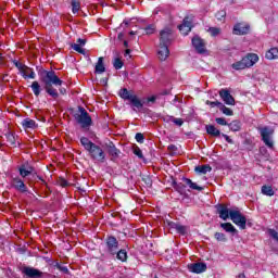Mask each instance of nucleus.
I'll return each instance as SVG.
<instances>
[{"label": "nucleus", "instance_id": "1", "mask_svg": "<svg viewBox=\"0 0 278 278\" xmlns=\"http://www.w3.org/2000/svg\"><path fill=\"white\" fill-rule=\"evenodd\" d=\"M119 97L124 99V101H129L134 108L137 110H142L144 103L138 98V96L134 94L131 91L127 90V88H123L119 90Z\"/></svg>", "mask_w": 278, "mask_h": 278}, {"label": "nucleus", "instance_id": "2", "mask_svg": "<svg viewBox=\"0 0 278 278\" xmlns=\"http://www.w3.org/2000/svg\"><path fill=\"white\" fill-rule=\"evenodd\" d=\"M78 112L74 115L76 123L83 127V129H86L92 125V117H90V114H88V111L84 109L83 106L78 108Z\"/></svg>", "mask_w": 278, "mask_h": 278}, {"label": "nucleus", "instance_id": "3", "mask_svg": "<svg viewBox=\"0 0 278 278\" xmlns=\"http://www.w3.org/2000/svg\"><path fill=\"white\" fill-rule=\"evenodd\" d=\"M43 86H62L64 81L53 71H45L41 75Z\"/></svg>", "mask_w": 278, "mask_h": 278}, {"label": "nucleus", "instance_id": "4", "mask_svg": "<svg viewBox=\"0 0 278 278\" xmlns=\"http://www.w3.org/2000/svg\"><path fill=\"white\" fill-rule=\"evenodd\" d=\"M14 66L17 67L20 71L22 77L24 79H36V72H34V68L23 64L22 62L18 61H13Z\"/></svg>", "mask_w": 278, "mask_h": 278}, {"label": "nucleus", "instance_id": "5", "mask_svg": "<svg viewBox=\"0 0 278 278\" xmlns=\"http://www.w3.org/2000/svg\"><path fill=\"white\" fill-rule=\"evenodd\" d=\"M229 216L232 223L238 225L240 229H247V217L239 210H230Z\"/></svg>", "mask_w": 278, "mask_h": 278}, {"label": "nucleus", "instance_id": "6", "mask_svg": "<svg viewBox=\"0 0 278 278\" xmlns=\"http://www.w3.org/2000/svg\"><path fill=\"white\" fill-rule=\"evenodd\" d=\"M91 160H94L96 162H105V152L103 149L96 143L92 144L91 149L87 150Z\"/></svg>", "mask_w": 278, "mask_h": 278}, {"label": "nucleus", "instance_id": "7", "mask_svg": "<svg viewBox=\"0 0 278 278\" xmlns=\"http://www.w3.org/2000/svg\"><path fill=\"white\" fill-rule=\"evenodd\" d=\"M258 131L266 147H269V149H273V141L270 140V138L273 137V134H275V130L270 127L265 126V127H260Z\"/></svg>", "mask_w": 278, "mask_h": 278}, {"label": "nucleus", "instance_id": "8", "mask_svg": "<svg viewBox=\"0 0 278 278\" xmlns=\"http://www.w3.org/2000/svg\"><path fill=\"white\" fill-rule=\"evenodd\" d=\"M173 30L170 28H164L160 31V42L159 45L164 47H170V43L173 42Z\"/></svg>", "mask_w": 278, "mask_h": 278}, {"label": "nucleus", "instance_id": "9", "mask_svg": "<svg viewBox=\"0 0 278 278\" xmlns=\"http://www.w3.org/2000/svg\"><path fill=\"white\" fill-rule=\"evenodd\" d=\"M105 247L106 252L110 253V255H116L118 253V239L114 236H109L105 239Z\"/></svg>", "mask_w": 278, "mask_h": 278}, {"label": "nucleus", "instance_id": "10", "mask_svg": "<svg viewBox=\"0 0 278 278\" xmlns=\"http://www.w3.org/2000/svg\"><path fill=\"white\" fill-rule=\"evenodd\" d=\"M22 274L26 275L28 278H42L45 275V273L39 269L29 266L22 267Z\"/></svg>", "mask_w": 278, "mask_h": 278}, {"label": "nucleus", "instance_id": "11", "mask_svg": "<svg viewBox=\"0 0 278 278\" xmlns=\"http://www.w3.org/2000/svg\"><path fill=\"white\" fill-rule=\"evenodd\" d=\"M178 29L184 36H188V34L192 31V18L189 16L185 17L182 24L178 26Z\"/></svg>", "mask_w": 278, "mask_h": 278}, {"label": "nucleus", "instance_id": "12", "mask_svg": "<svg viewBox=\"0 0 278 278\" xmlns=\"http://www.w3.org/2000/svg\"><path fill=\"white\" fill-rule=\"evenodd\" d=\"M106 151L112 162H116L118 160V156L121 155V150H118V148L114 146V142H109L106 144Z\"/></svg>", "mask_w": 278, "mask_h": 278}, {"label": "nucleus", "instance_id": "13", "mask_svg": "<svg viewBox=\"0 0 278 278\" xmlns=\"http://www.w3.org/2000/svg\"><path fill=\"white\" fill-rule=\"evenodd\" d=\"M219 97L226 103V105H236V99L227 89L219 90Z\"/></svg>", "mask_w": 278, "mask_h": 278}, {"label": "nucleus", "instance_id": "14", "mask_svg": "<svg viewBox=\"0 0 278 278\" xmlns=\"http://www.w3.org/2000/svg\"><path fill=\"white\" fill-rule=\"evenodd\" d=\"M243 64H245V68H251V66H254L260 61V56L255 53H249L243 59Z\"/></svg>", "mask_w": 278, "mask_h": 278}, {"label": "nucleus", "instance_id": "15", "mask_svg": "<svg viewBox=\"0 0 278 278\" xmlns=\"http://www.w3.org/2000/svg\"><path fill=\"white\" fill-rule=\"evenodd\" d=\"M190 273H195L197 275L205 273L207 270V265L205 263H192L188 265Z\"/></svg>", "mask_w": 278, "mask_h": 278}, {"label": "nucleus", "instance_id": "16", "mask_svg": "<svg viewBox=\"0 0 278 278\" xmlns=\"http://www.w3.org/2000/svg\"><path fill=\"white\" fill-rule=\"evenodd\" d=\"M192 45L198 53H205V41L199 36L192 38Z\"/></svg>", "mask_w": 278, "mask_h": 278}, {"label": "nucleus", "instance_id": "17", "mask_svg": "<svg viewBox=\"0 0 278 278\" xmlns=\"http://www.w3.org/2000/svg\"><path fill=\"white\" fill-rule=\"evenodd\" d=\"M18 173L21 177L25 179V177H29V175L34 173V166H31L29 163H24L18 166Z\"/></svg>", "mask_w": 278, "mask_h": 278}, {"label": "nucleus", "instance_id": "18", "mask_svg": "<svg viewBox=\"0 0 278 278\" xmlns=\"http://www.w3.org/2000/svg\"><path fill=\"white\" fill-rule=\"evenodd\" d=\"M251 29V26H249L248 24H237L233 27L232 34H235L236 36H244L247 35Z\"/></svg>", "mask_w": 278, "mask_h": 278}, {"label": "nucleus", "instance_id": "19", "mask_svg": "<svg viewBox=\"0 0 278 278\" xmlns=\"http://www.w3.org/2000/svg\"><path fill=\"white\" fill-rule=\"evenodd\" d=\"M216 210H217V214H219V218H222V220H227V218L230 217L229 212H231V210H229V207H227L226 204H217Z\"/></svg>", "mask_w": 278, "mask_h": 278}, {"label": "nucleus", "instance_id": "20", "mask_svg": "<svg viewBox=\"0 0 278 278\" xmlns=\"http://www.w3.org/2000/svg\"><path fill=\"white\" fill-rule=\"evenodd\" d=\"M11 186H13L15 190H18V192H27V186L25 185V181L18 177L12 179Z\"/></svg>", "mask_w": 278, "mask_h": 278}, {"label": "nucleus", "instance_id": "21", "mask_svg": "<svg viewBox=\"0 0 278 278\" xmlns=\"http://www.w3.org/2000/svg\"><path fill=\"white\" fill-rule=\"evenodd\" d=\"M168 55H170V50H168V46L159 45V49H157L159 60H161V62H164L168 59Z\"/></svg>", "mask_w": 278, "mask_h": 278}, {"label": "nucleus", "instance_id": "22", "mask_svg": "<svg viewBox=\"0 0 278 278\" xmlns=\"http://www.w3.org/2000/svg\"><path fill=\"white\" fill-rule=\"evenodd\" d=\"M22 127L27 131V129H37L38 124H36V121L27 117L22 121Z\"/></svg>", "mask_w": 278, "mask_h": 278}, {"label": "nucleus", "instance_id": "23", "mask_svg": "<svg viewBox=\"0 0 278 278\" xmlns=\"http://www.w3.org/2000/svg\"><path fill=\"white\" fill-rule=\"evenodd\" d=\"M85 45V39L79 38L77 40V43H72L71 47L74 51H77V53H84V49L81 47H84Z\"/></svg>", "mask_w": 278, "mask_h": 278}, {"label": "nucleus", "instance_id": "24", "mask_svg": "<svg viewBox=\"0 0 278 278\" xmlns=\"http://www.w3.org/2000/svg\"><path fill=\"white\" fill-rule=\"evenodd\" d=\"M205 129L208 136H213L214 138H218V136H220V130L214 127V125H206Z\"/></svg>", "mask_w": 278, "mask_h": 278}, {"label": "nucleus", "instance_id": "25", "mask_svg": "<svg viewBox=\"0 0 278 278\" xmlns=\"http://www.w3.org/2000/svg\"><path fill=\"white\" fill-rule=\"evenodd\" d=\"M195 173H200V175H206V173H212V166L205 164V165H199L194 168Z\"/></svg>", "mask_w": 278, "mask_h": 278}, {"label": "nucleus", "instance_id": "26", "mask_svg": "<svg viewBox=\"0 0 278 278\" xmlns=\"http://www.w3.org/2000/svg\"><path fill=\"white\" fill-rule=\"evenodd\" d=\"M45 90L50 97H52V99H58V97H60L58 89L53 88V85L45 86Z\"/></svg>", "mask_w": 278, "mask_h": 278}, {"label": "nucleus", "instance_id": "27", "mask_svg": "<svg viewBox=\"0 0 278 278\" xmlns=\"http://www.w3.org/2000/svg\"><path fill=\"white\" fill-rule=\"evenodd\" d=\"M30 88L35 97H40V92H42V87L40 86V83H38V80L33 81Z\"/></svg>", "mask_w": 278, "mask_h": 278}, {"label": "nucleus", "instance_id": "28", "mask_svg": "<svg viewBox=\"0 0 278 278\" xmlns=\"http://www.w3.org/2000/svg\"><path fill=\"white\" fill-rule=\"evenodd\" d=\"M222 229H224V231H227V233H237L238 230L236 229V227L232 226L231 223H222L220 224Z\"/></svg>", "mask_w": 278, "mask_h": 278}, {"label": "nucleus", "instance_id": "29", "mask_svg": "<svg viewBox=\"0 0 278 278\" xmlns=\"http://www.w3.org/2000/svg\"><path fill=\"white\" fill-rule=\"evenodd\" d=\"M265 58L267 60H277L278 59V48H270L266 54Z\"/></svg>", "mask_w": 278, "mask_h": 278}, {"label": "nucleus", "instance_id": "30", "mask_svg": "<svg viewBox=\"0 0 278 278\" xmlns=\"http://www.w3.org/2000/svg\"><path fill=\"white\" fill-rule=\"evenodd\" d=\"M80 144H83L85 151H88L91 149V147L94 144V142L90 141L87 137L80 138Z\"/></svg>", "mask_w": 278, "mask_h": 278}, {"label": "nucleus", "instance_id": "31", "mask_svg": "<svg viewBox=\"0 0 278 278\" xmlns=\"http://www.w3.org/2000/svg\"><path fill=\"white\" fill-rule=\"evenodd\" d=\"M185 184L191 188V190H198L199 192L203 191V187H199L195 182H192L191 179L185 178Z\"/></svg>", "mask_w": 278, "mask_h": 278}, {"label": "nucleus", "instance_id": "32", "mask_svg": "<svg viewBox=\"0 0 278 278\" xmlns=\"http://www.w3.org/2000/svg\"><path fill=\"white\" fill-rule=\"evenodd\" d=\"M96 73H105V65L103 64V56H100L96 64Z\"/></svg>", "mask_w": 278, "mask_h": 278}, {"label": "nucleus", "instance_id": "33", "mask_svg": "<svg viewBox=\"0 0 278 278\" xmlns=\"http://www.w3.org/2000/svg\"><path fill=\"white\" fill-rule=\"evenodd\" d=\"M228 127L230 131H240L242 124L240 121H232L230 124H228Z\"/></svg>", "mask_w": 278, "mask_h": 278}, {"label": "nucleus", "instance_id": "34", "mask_svg": "<svg viewBox=\"0 0 278 278\" xmlns=\"http://www.w3.org/2000/svg\"><path fill=\"white\" fill-rule=\"evenodd\" d=\"M231 67L233 68V71H244V68H247V65L244 64V61L241 59V61L232 63Z\"/></svg>", "mask_w": 278, "mask_h": 278}, {"label": "nucleus", "instance_id": "35", "mask_svg": "<svg viewBox=\"0 0 278 278\" xmlns=\"http://www.w3.org/2000/svg\"><path fill=\"white\" fill-rule=\"evenodd\" d=\"M5 138H7V142H9V144L11 147H15L16 146V137L12 134V132H7L5 134Z\"/></svg>", "mask_w": 278, "mask_h": 278}, {"label": "nucleus", "instance_id": "36", "mask_svg": "<svg viewBox=\"0 0 278 278\" xmlns=\"http://www.w3.org/2000/svg\"><path fill=\"white\" fill-rule=\"evenodd\" d=\"M115 255L121 262H127V251L118 249Z\"/></svg>", "mask_w": 278, "mask_h": 278}, {"label": "nucleus", "instance_id": "37", "mask_svg": "<svg viewBox=\"0 0 278 278\" xmlns=\"http://www.w3.org/2000/svg\"><path fill=\"white\" fill-rule=\"evenodd\" d=\"M262 193L265 194L266 197H273L275 195V190H273V187L270 186H263Z\"/></svg>", "mask_w": 278, "mask_h": 278}, {"label": "nucleus", "instance_id": "38", "mask_svg": "<svg viewBox=\"0 0 278 278\" xmlns=\"http://www.w3.org/2000/svg\"><path fill=\"white\" fill-rule=\"evenodd\" d=\"M71 5L73 14H77L81 10V3L77 0H72Z\"/></svg>", "mask_w": 278, "mask_h": 278}, {"label": "nucleus", "instance_id": "39", "mask_svg": "<svg viewBox=\"0 0 278 278\" xmlns=\"http://www.w3.org/2000/svg\"><path fill=\"white\" fill-rule=\"evenodd\" d=\"M220 112H223V114H225L226 116H233V111L227 106H225V104H220L219 106Z\"/></svg>", "mask_w": 278, "mask_h": 278}, {"label": "nucleus", "instance_id": "40", "mask_svg": "<svg viewBox=\"0 0 278 278\" xmlns=\"http://www.w3.org/2000/svg\"><path fill=\"white\" fill-rule=\"evenodd\" d=\"M215 239L217 242H227V236L223 232H215Z\"/></svg>", "mask_w": 278, "mask_h": 278}, {"label": "nucleus", "instance_id": "41", "mask_svg": "<svg viewBox=\"0 0 278 278\" xmlns=\"http://www.w3.org/2000/svg\"><path fill=\"white\" fill-rule=\"evenodd\" d=\"M123 61L119 58H116L113 62V66L116 71H121L123 68Z\"/></svg>", "mask_w": 278, "mask_h": 278}, {"label": "nucleus", "instance_id": "42", "mask_svg": "<svg viewBox=\"0 0 278 278\" xmlns=\"http://www.w3.org/2000/svg\"><path fill=\"white\" fill-rule=\"evenodd\" d=\"M134 153L139 157V160H144V155L142 154V150L136 146L134 148Z\"/></svg>", "mask_w": 278, "mask_h": 278}, {"label": "nucleus", "instance_id": "43", "mask_svg": "<svg viewBox=\"0 0 278 278\" xmlns=\"http://www.w3.org/2000/svg\"><path fill=\"white\" fill-rule=\"evenodd\" d=\"M208 33L211 34V36H219L220 28H218V27H210L208 28Z\"/></svg>", "mask_w": 278, "mask_h": 278}, {"label": "nucleus", "instance_id": "44", "mask_svg": "<svg viewBox=\"0 0 278 278\" xmlns=\"http://www.w3.org/2000/svg\"><path fill=\"white\" fill-rule=\"evenodd\" d=\"M55 267L58 268V270H61V273H64L65 275H68V267L62 266L60 263H56Z\"/></svg>", "mask_w": 278, "mask_h": 278}, {"label": "nucleus", "instance_id": "45", "mask_svg": "<svg viewBox=\"0 0 278 278\" xmlns=\"http://www.w3.org/2000/svg\"><path fill=\"white\" fill-rule=\"evenodd\" d=\"M155 33V25H149L148 27H146V34L148 36H151V34Z\"/></svg>", "mask_w": 278, "mask_h": 278}, {"label": "nucleus", "instance_id": "46", "mask_svg": "<svg viewBox=\"0 0 278 278\" xmlns=\"http://www.w3.org/2000/svg\"><path fill=\"white\" fill-rule=\"evenodd\" d=\"M206 105H211V108H219L220 109V105H223V103L218 102V101L212 102V101L207 100Z\"/></svg>", "mask_w": 278, "mask_h": 278}, {"label": "nucleus", "instance_id": "47", "mask_svg": "<svg viewBox=\"0 0 278 278\" xmlns=\"http://www.w3.org/2000/svg\"><path fill=\"white\" fill-rule=\"evenodd\" d=\"M215 122L217 123V125H223V126L229 125L224 117H217L215 118Z\"/></svg>", "mask_w": 278, "mask_h": 278}, {"label": "nucleus", "instance_id": "48", "mask_svg": "<svg viewBox=\"0 0 278 278\" xmlns=\"http://www.w3.org/2000/svg\"><path fill=\"white\" fill-rule=\"evenodd\" d=\"M176 231L178 233H181V236L186 235V226H181L180 224H178V226L176 227Z\"/></svg>", "mask_w": 278, "mask_h": 278}, {"label": "nucleus", "instance_id": "49", "mask_svg": "<svg viewBox=\"0 0 278 278\" xmlns=\"http://www.w3.org/2000/svg\"><path fill=\"white\" fill-rule=\"evenodd\" d=\"M268 233H269V236H270L271 238H274V240H277V242H278V232H277V230H275V229H269V230H268Z\"/></svg>", "mask_w": 278, "mask_h": 278}, {"label": "nucleus", "instance_id": "50", "mask_svg": "<svg viewBox=\"0 0 278 278\" xmlns=\"http://www.w3.org/2000/svg\"><path fill=\"white\" fill-rule=\"evenodd\" d=\"M136 140L137 142H140V144H142V142H144V135H142L141 132L136 134Z\"/></svg>", "mask_w": 278, "mask_h": 278}, {"label": "nucleus", "instance_id": "51", "mask_svg": "<svg viewBox=\"0 0 278 278\" xmlns=\"http://www.w3.org/2000/svg\"><path fill=\"white\" fill-rule=\"evenodd\" d=\"M226 12L225 11H219L217 14H216V17L218 18V21H223V18H225L226 16Z\"/></svg>", "mask_w": 278, "mask_h": 278}, {"label": "nucleus", "instance_id": "52", "mask_svg": "<svg viewBox=\"0 0 278 278\" xmlns=\"http://www.w3.org/2000/svg\"><path fill=\"white\" fill-rule=\"evenodd\" d=\"M173 123H175V125H177L178 127H181V125H184V119H181V118H174Z\"/></svg>", "mask_w": 278, "mask_h": 278}, {"label": "nucleus", "instance_id": "53", "mask_svg": "<svg viewBox=\"0 0 278 278\" xmlns=\"http://www.w3.org/2000/svg\"><path fill=\"white\" fill-rule=\"evenodd\" d=\"M178 226H179V224H177L175 222H168L169 229H177Z\"/></svg>", "mask_w": 278, "mask_h": 278}, {"label": "nucleus", "instance_id": "54", "mask_svg": "<svg viewBox=\"0 0 278 278\" xmlns=\"http://www.w3.org/2000/svg\"><path fill=\"white\" fill-rule=\"evenodd\" d=\"M222 136H223V138H225L226 142H228L229 144H233V140H231V138H229V136H227L225 134H223Z\"/></svg>", "mask_w": 278, "mask_h": 278}, {"label": "nucleus", "instance_id": "55", "mask_svg": "<svg viewBox=\"0 0 278 278\" xmlns=\"http://www.w3.org/2000/svg\"><path fill=\"white\" fill-rule=\"evenodd\" d=\"M124 56L125 58H131V50L130 49H126L125 52H124Z\"/></svg>", "mask_w": 278, "mask_h": 278}, {"label": "nucleus", "instance_id": "56", "mask_svg": "<svg viewBox=\"0 0 278 278\" xmlns=\"http://www.w3.org/2000/svg\"><path fill=\"white\" fill-rule=\"evenodd\" d=\"M156 99H157V97L152 96V97L148 98V102L149 103H155Z\"/></svg>", "mask_w": 278, "mask_h": 278}, {"label": "nucleus", "instance_id": "57", "mask_svg": "<svg viewBox=\"0 0 278 278\" xmlns=\"http://www.w3.org/2000/svg\"><path fill=\"white\" fill-rule=\"evenodd\" d=\"M60 185L63 187V188H66V186H68V181H66V179H62Z\"/></svg>", "mask_w": 278, "mask_h": 278}, {"label": "nucleus", "instance_id": "58", "mask_svg": "<svg viewBox=\"0 0 278 278\" xmlns=\"http://www.w3.org/2000/svg\"><path fill=\"white\" fill-rule=\"evenodd\" d=\"M5 56H3V53H0V64H4Z\"/></svg>", "mask_w": 278, "mask_h": 278}, {"label": "nucleus", "instance_id": "59", "mask_svg": "<svg viewBox=\"0 0 278 278\" xmlns=\"http://www.w3.org/2000/svg\"><path fill=\"white\" fill-rule=\"evenodd\" d=\"M173 187L175 188V190H179V185H177L176 181L173 182Z\"/></svg>", "mask_w": 278, "mask_h": 278}, {"label": "nucleus", "instance_id": "60", "mask_svg": "<svg viewBox=\"0 0 278 278\" xmlns=\"http://www.w3.org/2000/svg\"><path fill=\"white\" fill-rule=\"evenodd\" d=\"M60 92H61V94H66V89L61 88V89H60Z\"/></svg>", "mask_w": 278, "mask_h": 278}, {"label": "nucleus", "instance_id": "61", "mask_svg": "<svg viewBox=\"0 0 278 278\" xmlns=\"http://www.w3.org/2000/svg\"><path fill=\"white\" fill-rule=\"evenodd\" d=\"M123 36H124L123 33H119L117 36L118 40H123Z\"/></svg>", "mask_w": 278, "mask_h": 278}, {"label": "nucleus", "instance_id": "62", "mask_svg": "<svg viewBox=\"0 0 278 278\" xmlns=\"http://www.w3.org/2000/svg\"><path fill=\"white\" fill-rule=\"evenodd\" d=\"M124 47H125L126 49L129 48V42L124 41Z\"/></svg>", "mask_w": 278, "mask_h": 278}, {"label": "nucleus", "instance_id": "63", "mask_svg": "<svg viewBox=\"0 0 278 278\" xmlns=\"http://www.w3.org/2000/svg\"><path fill=\"white\" fill-rule=\"evenodd\" d=\"M168 149H169L170 151H173V150H175V146L172 144V146L168 147Z\"/></svg>", "mask_w": 278, "mask_h": 278}, {"label": "nucleus", "instance_id": "64", "mask_svg": "<svg viewBox=\"0 0 278 278\" xmlns=\"http://www.w3.org/2000/svg\"><path fill=\"white\" fill-rule=\"evenodd\" d=\"M239 278H244V274H240V275H239Z\"/></svg>", "mask_w": 278, "mask_h": 278}]
</instances>
